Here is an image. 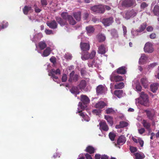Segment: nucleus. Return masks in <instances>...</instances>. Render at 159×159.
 <instances>
[{
    "instance_id": "obj_1",
    "label": "nucleus",
    "mask_w": 159,
    "mask_h": 159,
    "mask_svg": "<svg viewBox=\"0 0 159 159\" xmlns=\"http://www.w3.org/2000/svg\"><path fill=\"white\" fill-rule=\"evenodd\" d=\"M139 103L145 106H149L148 97L144 92H142L140 93V98L139 101Z\"/></svg>"
},
{
    "instance_id": "obj_2",
    "label": "nucleus",
    "mask_w": 159,
    "mask_h": 159,
    "mask_svg": "<svg viewBox=\"0 0 159 159\" xmlns=\"http://www.w3.org/2000/svg\"><path fill=\"white\" fill-rule=\"evenodd\" d=\"M91 10L95 13H103L105 11L104 8L102 5H95L91 7Z\"/></svg>"
},
{
    "instance_id": "obj_3",
    "label": "nucleus",
    "mask_w": 159,
    "mask_h": 159,
    "mask_svg": "<svg viewBox=\"0 0 159 159\" xmlns=\"http://www.w3.org/2000/svg\"><path fill=\"white\" fill-rule=\"evenodd\" d=\"M80 76L77 74H75L74 71H73L69 74L68 81L70 83L76 82L78 80Z\"/></svg>"
},
{
    "instance_id": "obj_4",
    "label": "nucleus",
    "mask_w": 159,
    "mask_h": 159,
    "mask_svg": "<svg viewBox=\"0 0 159 159\" xmlns=\"http://www.w3.org/2000/svg\"><path fill=\"white\" fill-rule=\"evenodd\" d=\"M80 46L82 51V56H83L86 52H88V51L90 49V45L88 43H82L81 42L80 44Z\"/></svg>"
},
{
    "instance_id": "obj_5",
    "label": "nucleus",
    "mask_w": 159,
    "mask_h": 159,
    "mask_svg": "<svg viewBox=\"0 0 159 159\" xmlns=\"http://www.w3.org/2000/svg\"><path fill=\"white\" fill-rule=\"evenodd\" d=\"M143 49L144 52L148 53H151L154 51L152 44L149 42L145 44Z\"/></svg>"
},
{
    "instance_id": "obj_6",
    "label": "nucleus",
    "mask_w": 159,
    "mask_h": 159,
    "mask_svg": "<svg viewBox=\"0 0 159 159\" xmlns=\"http://www.w3.org/2000/svg\"><path fill=\"white\" fill-rule=\"evenodd\" d=\"M110 79L111 81L116 82L121 81L123 80L122 77L113 73L111 75Z\"/></svg>"
},
{
    "instance_id": "obj_7",
    "label": "nucleus",
    "mask_w": 159,
    "mask_h": 159,
    "mask_svg": "<svg viewBox=\"0 0 159 159\" xmlns=\"http://www.w3.org/2000/svg\"><path fill=\"white\" fill-rule=\"evenodd\" d=\"M96 52L95 51H93L90 54H89L88 52H86V54L83 56H81V58L83 60H84L89 58L92 59L95 56Z\"/></svg>"
},
{
    "instance_id": "obj_8",
    "label": "nucleus",
    "mask_w": 159,
    "mask_h": 159,
    "mask_svg": "<svg viewBox=\"0 0 159 159\" xmlns=\"http://www.w3.org/2000/svg\"><path fill=\"white\" fill-rule=\"evenodd\" d=\"M135 2V0H123L122 5L125 7H130L132 6Z\"/></svg>"
},
{
    "instance_id": "obj_9",
    "label": "nucleus",
    "mask_w": 159,
    "mask_h": 159,
    "mask_svg": "<svg viewBox=\"0 0 159 159\" xmlns=\"http://www.w3.org/2000/svg\"><path fill=\"white\" fill-rule=\"evenodd\" d=\"M113 22V18L111 17L103 19L102 20V23L106 26L110 25L112 24Z\"/></svg>"
},
{
    "instance_id": "obj_10",
    "label": "nucleus",
    "mask_w": 159,
    "mask_h": 159,
    "mask_svg": "<svg viewBox=\"0 0 159 159\" xmlns=\"http://www.w3.org/2000/svg\"><path fill=\"white\" fill-rule=\"evenodd\" d=\"M80 100L82 103H83L84 106H86V105L88 104L90 102V100L88 97L86 95H81L80 96Z\"/></svg>"
},
{
    "instance_id": "obj_11",
    "label": "nucleus",
    "mask_w": 159,
    "mask_h": 159,
    "mask_svg": "<svg viewBox=\"0 0 159 159\" xmlns=\"http://www.w3.org/2000/svg\"><path fill=\"white\" fill-rule=\"evenodd\" d=\"M145 111L146 113L147 117L148 118L152 120L155 117V114L153 111H149L147 110H145Z\"/></svg>"
},
{
    "instance_id": "obj_12",
    "label": "nucleus",
    "mask_w": 159,
    "mask_h": 159,
    "mask_svg": "<svg viewBox=\"0 0 159 159\" xmlns=\"http://www.w3.org/2000/svg\"><path fill=\"white\" fill-rule=\"evenodd\" d=\"M78 111L76 113H77L79 112L80 113V115L81 116H82L83 117H84V114L83 113L81 112V111H82V110H84L85 108L86 107V106H83L82 103L81 102H80L79 103L78 105Z\"/></svg>"
},
{
    "instance_id": "obj_13",
    "label": "nucleus",
    "mask_w": 159,
    "mask_h": 159,
    "mask_svg": "<svg viewBox=\"0 0 159 159\" xmlns=\"http://www.w3.org/2000/svg\"><path fill=\"white\" fill-rule=\"evenodd\" d=\"M126 141L125 137L123 135L120 136L117 141V144L119 145H122Z\"/></svg>"
},
{
    "instance_id": "obj_14",
    "label": "nucleus",
    "mask_w": 159,
    "mask_h": 159,
    "mask_svg": "<svg viewBox=\"0 0 159 159\" xmlns=\"http://www.w3.org/2000/svg\"><path fill=\"white\" fill-rule=\"evenodd\" d=\"M47 25L50 28L53 29L57 28V24L54 20L48 22Z\"/></svg>"
},
{
    "instance_id": "obj_15",
    "label": "nucleus",
    "mask_w": 159,
    "mask_h": 159,
    "mask_svg": "<svg viewBox=\"0 0 159 159\" xmlns=\"http://www.w3.org/2000/svg\"><path fill=\"white\" fill-rule=\"evenodd\" d=\"M99 125L100 126V128L101 129H102L105 131L108 130L109 128L105 121H102L101 122L99 123Z\"/></svg>"
},
{
    "instance_id": "obj_16",
    "label": "nucleus",
    "mask_w": 159,
    "mask_h": 159,
    "mask_svg": "<svg viewBox=\"0 0 159 159\" xmlns=\"http://www.w3.org/2000/svg\"><path fill=\"white\" fill-rule=\"evenodd\" d=\"M57 22L61 26H63L67 24L66 20L62 19L61 17H57L56 18Z\"/></svg>"
},
{
    "instance_id": "obj_17",
    "label": "nucleus",
    "mask_w": 159,
    "mask_h": 159,
    "mask_svg": "<svg viewBox=\"0 0 159 159\" xmlns=\"http://www.w3.org/2000/svg\"><path fill=\"white\" fill-rule=\"evenodd\" d=\"M129 125L128 123L124 121H121L120 122L119 124L116 125L115 128L116 129L123 128Z\"/></svg>"
},
{
    "instance_id": "obj_18",
    "label": "nucleus",
    "mask_w": 159,
    "mask_h": 159,
    "mask_svg": "<svg viewBox=\"0 0 159 159\" xmlns=\"http://www.w3.org/2000/svg\"><path fill=\"white\" fill-rule=\"evenodd\" d=\"M105 88L102 85H99L96 88V92L98 95L101 94L103 93Z\"/></svg>"
},
{
    "instance_id": "obj_19",
    "label": "nucleus",
    "mask_w": 159,
    "mask_h": 159,
    "mask_svg": "<svg viewBox=\"0 0 159 159\" xmlns=\"http://www.w3.org/2000/svg\"><path fill=\"white\" fill-rule=\"evenodd\" d=\"M106 106V104L103 101H100L98 102L95 105L96 108L98 109H102Z\"/></svg>"
},
{
    "instance_id": "obj_20",
    "label": "nucleus",
    "mask_w": 159,
    "mask_h": 159,
    "mask_svg": "<svg viewBox=\"0 0 159 159\" xmlns=\"http://www.w3.org/2000/svg\"><path fill=\"white\" fill-rule=\"evenodd\" d=\"M132 139L134 143H139V145H140L141 147H142L143 146L144 142L142 140L141 138H138V139H136L135 138H134V137H133Z\"/></svg>"
},
{
    "instance_id": "obj_21",
    "label": "nucleus",
    "mask_w": 159,
    "mask_h": 159,
    "mask_svg": "<svg viewBox=\"0 0 159 159\" xmlns=\"http://www.w3.org/2000/svg\"><path fill=\"white\" fill-rule=\"evenodd\" d=\"M52 50L49 47H47L44 50L43 53L42 54V56L43 57H46L48 56Z\"/></svg>"
},
{
    "instance_id": "obj_22",
    "label": "nucleus",
    "mask_w": 159,
    "mask_h": 159,
    "mask_svg": "<svg viewBox=\"0 0 159 159\" xmlns=\"http://www.w3.org/2000/svg\"><path fill=\"white\" fill-rule=\"evenodd\" d=\"M116 72L118 74H124L126 72V69L125 66H122L119 67L116 70Z\"/></svg>"
},
{
    "instance_id": "obj_23",
    "label": "nucleus",
    "mask_w": 159,
    "mask_h": 159,
    "mask_svg": "<svg viewBox=\"0 0 159 159\" xmlns=\"http://www.w3.org/2000/svg\"><path fill=\"white\" fill-rule=\"evenodd\" d=\"M106 48L104 45H102L98 48V53L101 54H104L106 52Z\"/></svg>"
},
{
    "instance_id": "obj_24",
    "label": "nucleus",
    "mask_w": 159,
    "mask_h": 159,
    "mask_svg": "<svg viewBox=\"0 0 159 159\" xmlns=\"http://www.w3.org/2000/svg\"><path fill=\"white\" fill-rule=\"evenodd\" d=\"M111 34L112 38L116 39L118 38V34L116 30L115 29H112L111 30Z\"/></svg>"
},
{
    "instance_id": "obj_25",
    "label": "nucleus",
    "mask_w": 159,
    "mask_h": 159,
    "mask_svg": "<svg viewBox=\"0 0 159 159\" xmlns=\"http://www.w3.org/2000/svg\"><path fill=\"white\" fill-rule=\"evenodd\" d=\"M147 59L148 57L145 54H142L139 59V63L140 64H142L147 60Z\"/></svg>"
},
{
    "instance_id": "obj_26",
    "label": "nucleus",
    "mask_w": 159,
    "mask_h": 159,
    "mask_svg": "<svg viewBox=\"0 0 159 159\" xmlns=\"http://www.w3.org/2000/svg\"><path fill=\"white\" fill-rule=\"evenodd\" d=\"M86 86V83L85 80H82L78 86L80 89L84 90Z\"/></svg>"
},
{
    "instance_id": "obj_27",
    "label": "nucleus",
    "mask_w": 159,
    "mask_h": 159,
    "mask_svg": "<svg viewBox=\"0 0 159 159\" xmlns=\"http://www.w3.org/2000/svg\"><path fill=\"white\" fill-rule=\"evenodd\" d=\"M158 84L157 83H154L151 84L150 88L151 91L154 93L156 92L158 89Z\"/></svg>"
},
{
    "instance_id": "obj_28",
    "label": "nucleus",
    "mask_w": 159,
    "mask_h": 159,
    "mask_svg": "<svg viewBox=\"0 0 159 159\" xmlns=\"http://www.w3.org/2000/svg\"><path fill=\"white\" fill-rule=\"evenodd\" d=\"M86 30L87 31V34L89 35L90 34L93 33L95 30L94 28L91 25L87 26L86 28Z\"/></svg>"
},
{
    "instance_id": "obj_29",
    "label": "nucleus",
    "mask_w": 159,
    "mask_h": 159,
    "mask_svg": "<svg viewBox=\"0 0 159 159\" xmlns=\"http://www.w3.org/2000/svg\"><path fill=\"white\" fill-rule=\"evenodd\" d=\"M71 93L76 95L80 93V92L77 87L73 86L70 90Z\"/></svg>"
},
{
    "instance_id": "obj_30",
    "label": "nucleus",
    "mask_w": 159,
    "mask_h": 159,
    "mask_svg": "<svg viewBox=\"0 0 159 159\" xmlns=\"http://www.w3.org/2000/svg\"><path fill=\"white\" fill-rule=\"evenodd\" d=\"M32 10V7L29 6H25L23 8L24 13L26 15L28 14V12Z\"/></svg>"
},
{
    "instance_id": "obj_31",
    "label": "nucleus",
    "mask_w": 159,
    "mask_h": 159,
    "mask_svg": "<svg viewBox=\"0 0 159 159\" xmlns=\"http://www.w3.org/2000/svg\"><path fill=\"white\" fill-rule=\"evenodd\" d=\"M142 123L143 127L146 129L150 128L151 123L149 122L147 120H143Z\"/></svg>"
},
{
    "instance_id": "obj_32",
    "label": "nucleus",
    "mask_w": 159,
    "mask_h": 159,
    "mask_svg": "<svg viewBox=\"0 0 159 159\" xmlns=\"http://www.w3.org/2000/svg\"><path fill=\"white\" fill-rule=\"evenodd\" d=\"M132 85L134 87H135L136 91L140 92L141 91L142 87L140 85L138 81H136L135 83L133 84Z\"/></svg>"
},
{
    "instance_id": "obj_33",
    "label": "nucleus",
    "mask_w": 159,
    "mask_h": 159,
    "mask_svg": "<svg viewBox=\"0 0 159 159\" xmlns=\"http://www.w3.org/2000/svg\"><path fill=\"white\" fill-rule=\"evenodd\" d=\"M136 159H143L145 157L144 154L141 152H137L134 153Z\"/></svg>"
},
{
    "instance_id": "obj_34",
    "label": "nucleus",
    "mask_w": 159,
    "mask_h": 159,
    "mask_svg": "<svg viewBox=\"0 0 159 159\" xmlns=\"http://www.w3.org/2000/svg\"><path fill=\"white\" fill-rule=\"evenodd\" d=\"M97 37L98 40L100 42L104 41L106 39L105 36L102 34H98Z\"/></svg>"
},
{
    "instance_id": "obj_35",
    "label": "nucleus",
    "mask_w": 159,
    "mask_h": 159,
    "mask_svg": "<svg viewBox=\"0 0 159 159\" xmlns=\"http://www.w3.org/2000/svg\"><path fill=\"white\" fill-rule=\"evenodd\" d=\"M141 82L144 88H147L148 85V81L146 78H143L141 79Z\"/></svg>"
},
{
    "instance_id": "obj_36",
    "label": "nucleus",
    "mask_w": 159,
    "mask_h": 159,
    "mask_svg": "<svg viewBox=\"0 0 159 159\" xmlns=\"http://www.w3.org/2000/svg\"><path fill=\"white\" fill-rule=\"evenodd\" d=\"M105 119L111 126L113 125V119L111 117L108 115H105Z\"/></svg>"
},
{
    "instance_id": "obj_37",
    "label": "nucleus",
    "mask_w": 159,
    "mask_h": 159,
    "mask_svg": "<svg viewBox=\"0 0 159 159\" xmlns=\"http://www.w3.org/2000/svg\"><path fill=\"white\" fill-rule=\"evenodd\" d=\"M42 35L41 34H38L35 35L33 37V38H31L30 37L31 40L33 42H37L38 40H39L40 38L42 37Z\"/></svg>"
},
{
    "instance_id": "obj_38",
    "label": "nucleus",
    "mask_w": 159,
    "mask_h": 159,
    "mask_svg": "<svg viewBox=\"0 0 159 159\" xmlns=\"http://www.w3.org/2000/svg\"><path fill=\"white\" fill-rule=\"evenodd\" d=\"M73 16L75 19L77 21H80L81 19V12L79 11L74 12L73 14Z\"/></svg>"
},
{
    "instance_id": "obj_39",
    "label": "nucleus",
    "mask_w": 159,
    "mask_h": 159,
    "mask_svg": "<svg viewBox=\"0 0 159 159\" xmlns=\"http://www.w3.org/2000/svg\"><path fill=\"white\" fill-rule=\"evenodd\" d=\"M95 149L93 147L89 146L86 148L85 151L90 154L93 153L94 152Z\"/></svg>"
},
{
    "instance_id": "obj_40",
    "label": "nucleus",
    "mask_w": 159,
    "mask_h": 159,
    "mask_svg": "<svg viewBox=\"0 0 159 159\" xmlns=\"http://www.w3.org/2000/svg\"><path fill=\"white\" fill-rule=\"evenodd\" d=\"M67 20L69 24L72 25H74L76 23V21L74 20L72 16L70 15L69 16V19Z\"/></svg>"
},
{
    "instance_id": "obj_41",
    "label": "nucleus",
    "mask_w": 159,
    "mask_h": 159,
    "mask_svg": "<svg viewBox=\"0 0 159 159\" xmlns=\"http://www.w3.org/2000/svg\"><path fill=\"white\" fill-rule=\"evenodd\" d=\"M39 46L41 49L43 50L46 47L47 45L44 42L42 41L39 42Z\"/></svg>"
},
{
    "instance_id": "obj_42",
    "label": "nucleus",
    "mask_w": 159,
    "mask_h": 159,
    "mask_svg": "<svg viewBox=\"0 0 159 159\" xmlns=\"http://www.w3.org/2000/svg\"><path fill=\"white\" fill-rule=\"evenodd\" d=\"M147 24L146 23H143L139 27L138 30L139 32H143L146 28Z\"/></svg>"
},
{
    "instance_id": "obj_43",
    "label": "nucleus",
    "mask_w": 159,
    "mask_h": 159,
    "mask_svg": "<svg viewBox=\"0 0 159 159\" xmlns=\"http://www.w3.org/2000/svg\"><path fill=\"white\" fill-rule=\"evenodd\" d=\"M61 16L63 19L66 20L69 19V16L70 15H68L67 12H63L61 14Z\"/></svg>"
},
{
    "instance_id": "obj_44",
    "label": "nucleus",
    "mask_w": 159,
    "mask_h": 159,
    "mask_svg": "<svg viewBox=\"0 0 159 159\" xmlns=\"http://www.w3.org/2000/svg\"><path fill=\"white\" fill-rule=\"evenodd\" d=\"M124 86V83L123 82H120L118 84H116L115 85V89H121Z\"/></svg>"
},
{
    "instance_id": "obj_45",
    "label": "nucleus",
    "mask_w": 159,
    "mask_h": 159,
    "mask_svg": "<svg viewBox=\"0 0 159 159\" xmlns=\"http://www.w3.org/2000/svg\"><path fill=\"white\" fill-rule=\"evenodd\" d=\"M153 12L155 15L157 16L159 15V7L156 5L154 7Z\"/></svg>"
},
{
    "instance_id": "obj_46",
    "label": "nucleus",
    "mask_w": 159,
    "mask_h": 159,
    "mask_svg": "<svg viewBox=\"0 0 159 159\" xmlns=\"http://www.w3.org/2000/svg\"><path fill=\"white\" fill-rule=\"evenodd\" d=\"M123 91L122 90H116L115 91L114 94L119 98H120L121 97Z\"/></svg>"
},
{
    "instance_id": "obj_47",
    "label": "nucleus",
    "mask_w": 159,
    "mask_h": 159,
    "mask_svg": "<svg viewBox=\"0 0 159 159\" xmlns=\"http://www.w3.org/2000/svg\"><path fill=\"white\" fill-rule=\"evenodd\" d=\"M131 32L133 38L139 35V33L138 29L136 30H131Z\"/></svg>"
},
{
    "instance_id": "obj_48",
    "label": "nucleus",
    "mask_w": 159,
    "mask_h": 159,
    "mask_svg": "<svg viewBox=\"0 0 159 159\" xmlns=\"http://www.w3.org/2000/svg\"><path fill=\"white\" fill-rule=\"evenodd\" d=\"M33 7L34 8V11L36 13H39L41 11V10L39 8L37 5L35 4L34 5Z\"/></svg>"
},
{
    "instance_id": "obj_49",
    "label": "nucleus",
    "mask_w": 159,
    "mask_h": 159,
    "mask_svg": "<svg viewBox=\"0 0 159 159\" xmlns=\"http://www.w3.org/2000/svg\"><path fill=\"white\" fill-rule=\"evenodd\" d=\"M131 17H134L137 15L136 12L133 10L128 11Z\"/></svg>"
},
{
    "instance_id": "obj_50",
    "label": "nucleus",
    "mask_w": 159,
    "mask_h": 159,
    "mask_svg": "<svg viewBox=\"0 0 159 159\" xmlns=\"http://www.w3.org/2000/svg\"><path fill=\"white\" fill-rule=\"evenodd\" d=\"M8 25V22L5 21H3L1 23V25H0L2 29H4L7 27Z\"/></svg>"
},
{
    "instance_id": "obj_51",
    "label": "nucleus",
    "mask_w": 159,
    "mask_h": 159,
    "mask_svg": "<svg viewBox=\"0 0 159 159\" xmlns=\"http://www.w3.org/2000/svg\"><path fill=\"white\" fill-rule=\"evenodd\" d=\"M109 136L110 139L113 141L114 140L115 138L116 137L115 134L112 133L110 132L109 134Z\"/></svg>"
},
{
    "instance_id": "obj_52",
    "label": "nucleus",
    "mask_w": 159,
    "mask_h": 159,
    "mask_svg": "<svg viewBox=\"0 0 159 159\" xmlns=\"http://www.w3.org/2000/svg\"><path fill=\"white\" fill-rule=\"evenodd\" d=\"M157 65H158V64L157 62L152 63L148 66V68L149 69H152Z\"/></svg>"
},
{
    "instance_id": "obj_53",
    "label": "nucleus",
    "mask_w": 159,
    "mask_h": 159,
    "mask_svg": "<svg viewBox=\"0 0 159 159\" xmlns=\"http://www.w3.org/2000/svg\"><path fill=\"white\" fill-rule=\"evenodd\" d=\"M101 110L100 109H95L93 111V112L94 114H95L96 115H99L101 112Z\"/></svg>"
},
{
    "instance_id": "obj_54",
    "label": "nucleus",
    "mask_w": 159,
    "mask_h": 159,
    "mask_svg": "<svg viewBox=\"0 0 159 159\" xmlns=\"http://www.w3.org/2000/svg\"><path fill=\"white\" fill-rule=\"evenodd\" d=\"M106 111L107 114H109L114 113L115 111L112 108H109L106 109Z\"/></svg>"
},
{
    "instance_id": "obj_55",
    "label": "nucleus",
    "mask_w": 159,
    "mask_h": 159,
    "mask_svg": "<svg viewBox=\"0 0 159 159\" xmlns=\"http://www.w3.org/2000/svg\"><path fill=\"white\" fill-rule=\"evenodd\" d=\"M48 75L49 76H51V78L55 82H56L57 81L56 80H57L58 79V77L56 76L55 74H49Z\"/></svg>"
},
{
    "instance_id": "obj_56",
    "label": "nucleus",
    "mask_w": 159,
    "mask_h": 159,
    "mask_svg": "<svg viewBox=\"0 0 159 159\" xmlns=\"http://www.w3.org/2000/svg\"><path fill=\"white\" fill-rule=\"evenodd\" d=\"M65 57L66 59L70 60L72 58V56L70 53H67L66 54Z\"/></svg>"
},
{
    "instance_id": "obj_57",
    "label": "nucleus",
    "mask_w": 159,
    "mask_h": 159,
    "mask_svg": "<svg viewBox=\"0 0 159 159\" xmlns=\"http://www.w3.org/2000/svg\"><path fill=\"white\" fill-rule=\"evenodd\" d=\"M67 80V75L66 74H64L62 77L61 80L63 82H66Z\"/></svg>"
},
{
    "instance_id": "obj_58",
    "label": "nucleus",
    "mask_w": 159,
    "mask_h": 159,
    "mask_svg": "<svg viewBox=\"0 0 159 159\" xmlns=\"http://www.w3.org/2000/svg\"><path fill=\"white\" fill-rule=\"evenodd\" d=\"M41 3L43 7L46 6L48 4L46 0H41Z\"/></svg>"
},
{
    "instance_id": "obj_59",
    "label": "nucleus",
    "mask_w": 159,
    "mask_h": 159,
    "mask_svg": "<svg viewBox=\"0 0 159 159\" xmlns=\"http://www.w3.org/2000/svg\"><path fill=\"white\" fill-rule=\"evenodd\" d=\"M122 28L123 31L124 35L125 37L127 32L126 27L125 26L123 25L122 26Z\"/></svg>"
},
{
    "instance_id": "obj_60",
    "label": "nucleus",
    "mask_w": 159,
    "mask_h": 159,
    "mask_svg": "<svg viewBox=\"0 0 159 159\" xmlns=\"http://www.w3.org/2000/svg\"><path fill=\"white\" fill-rule=\"evenodd\" d=\"M138 131L139 133L141 134H143L145 131L144 128H141L140 129H138Z\"/></svg>"
},
{
    "instance_id": "obj_61",
    "label": "nucleus",
    "mask_w": 159,
    "mask_h": 159,
    "mask_svg": "<svg viewBox=\"0 0 159 159\" xmlns=\"http://www.w3.org/2000/svg\"><path fill=\"white\" fill-rule=\"evenodd\" d=\"M131 17L130 14H129L128 11H127L125 14V18L127 19H129Z\"/></svg>"
},
{
    "instance_id": "obj_62",
    "label": "nucleus",
    "mask_w": 159,
    "mask_h": 159,
    "mask_svg": "<svg viewBox=\"0 0 159 159\" xmlns=\"http://www.w3.org/2000/svg\"><path fill=\"white\" fill-rule=\"evenodd\" d=\"M94 60H93L92 61H90L88 63V65L89 67H93V66L94 64Z\"/></svg>"
},
{
    "instance_id": "obj_63",
    "label": "nucleus",
    "mask_w": 159,
    "mask_h": 159,
    "mask_svg": "<svg viewBox=\"0 0 159 159\" xmlns=\"http://www.w3.org/2000/svg\"><path fill=\"white\" fill-rule=\"evenodd\" d=\"M130 150L132 152H134L137 151V149L135 147H130Z\"/></svg>"
},
{
    "instance_id": "obj_64",
    "label": "nucleus",
    "mask_w": 159,
    "mask_h": 159,
    "mask_svg": "<svg viewBox=\"0 0 159 159\" xmlns=\"http://www.w3.org/2000/svg\"><path fill=\"white\" fill-rule=\"evenodd\" d=\"M50 60L51 62L53 63L54 65L56 63V59L55 57H52L50 59Z\"/></svg>"
}]
</instances>
